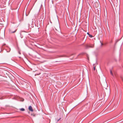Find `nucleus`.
Returning <instances> with one entry per match:
<instances>
[{
  "label": "nucleus",
  "mask_w": 123,
  "mask_h": 123,
  "mask_svg": "<svg viewBox=\"0 0 123 123\" xmlns=\"http://www.w3.org/2000/svg\"><path fill=\"white\" fill-rule=\"evenodd\" d=\"M95 66H94V67H93V69L94 70H95Z\"/></svg>",
  "instance_id": "obj_12"
},
{
  "label": "nucleus",
  "mask_w": 123,
  "mask_h": 123,
  "mask_svg": "<svg viewBox=\"0 0 123 123\" xmlns=\"http://www.w3.org/2000/svg\"><path fill=\"white\" fill-rule=\"evenodd\" d=\"M109 32V35H108V36L109 37H110L111 36L110 35V32Z\"/></svg>",
  "instance_id": "obj_9"
},
{
  "label": "nucleus",
  "mask_w": 123,
  "mask_h": 123,
  "mask_svg": "<svg viewBox=\"0 0 123 123\" xmlns=\"http://www.w3.org/2000/svg\"><path fill=\"white\" fill-rule=\"evenodd\" d=\"M61 118H60L59 119H58L57 120V121H59L61 119Z\"/></svg>",
  "instance_id": "obj_15"
},
{
  "label": "nucleus",
  "mask_w": 123,
  "mask_h": 123,
  "mask_svg": "<svg viewBox=\"0 0 123 123\" xmlns=\"http://www.w3.org/2000/svg\"><path fill=\"white\" fill-rule=\"evenodd\" d=\"M94 45H92V46H89V47L90 48H93V47Z\"/></svg>",
  "instance_id": "obj_8"
},
{
  "label": "nucleus",
  "mask_w": 123,
  "mask_h": 123,
  "mask_svg": "<svg viewBox=\"0 0 123 123\" xmlns=\"http://www.w3.org/2000/svg\"><path fill=\"white\" fill-rule=\"evenodd\" d=\"M107 27V30H108V32H110V29H109L108 27Z\"/></svg>",
  "instance_id": "obj_11"
},
{
  "label": "nucleus",
  "mask_w": 123,
  "mask_h": 123,
  "mask_svg": "<svg viewBox=\"0 0 123 123\" xmlns=\"http://www.w3.org/2000/svg\"><path fill=\"white\" fill-rule=\"evenodd\" d=\"M88 36L89 37H93V36L92 35H90V34L88 35Z\"/></svg>",
  "instance_id": "obj_7"
},
{
  "label": "nucleus",
  "mask_w": 123,
  "mask_h": 123,
  "mask_svg": "<svg viewBox=\"0 0 123 123\" xmlns=\"http://www.w3.org/2000/svg\"><path fill=\"white\" fill-rule=\"evenodd\" d=\"M121 79H122V81L123 82V78L122 77H121Z\"/></svg>",
  "instance_id": "obj_18"
},
{
  "label": "nucleus",
  "mask_w": 123,
  "mask_h": 123,
  "mask_svg": "<svg viewBox=\"0 0 123 123\" xmlns=\"http://www.w3.org/2000/svg\"><path fill=\"white\" fill-rule=\"evenodd\" d=\"M33 116H34L35 117V116L36 115H35V114H34V115H33Z\"/></svg>",
  "instance_id": "obj_20"
},
{
  "label": "nucleus",
  "mask_w": 123,
  "mask_h": 123,
  "mask_svg": "<svg viewBox=\"0 0 123 123\" xmlns=\"http://www.w3.org/2000/svg\"><path fill=\"white\" fill-rule=\"evenodd\" d=\"M16 31V30H15V31H11L10 30V33H14Z\"/></svg>",
  "instance_id": "obj_5"
},
{
  "label": "nucleus",
  "mask_w": 123,
  "mask_h": 123,
  "mask_svg": "<svg viewBox=\"0 0 123 123\" xmlns=\"http://www.w3.org/2000/svg\"><path fill=\"white\" fill-rule=\"evenodd\" d=\"M119 41V40H117V41H116V43L118 42Z\"/></svg>",
  "instance_id": "obj_16"
},
{
  "label": "nucleus",
  "mask_w": 123,
  "mask_h": 123,
  "mask_svg": "<svg viewBox=\"0 0 123 123\" xmlns=\"http://www.w3.org/2000/svg\"><path fill=\"white\" fill-rule=\"evenodd\" d=\"M29 110L31 111H33V110L32 108V107L31 106H30L28 108Z\"/></svg>",
  "instance_id": "obj_1"
},
{
  "label": "nucleus",
  "mask_w": 123,
  "mask_h": 123,
  "mask_svg": "<svg viewBox=\"0 0 123 123\" xmlns=\"http://www.w3.org/2000/svg\"><path fill=\"white\" fill-rule=\"evenodd\" d=\"M18 53L20 54H21V53H20V51H18Z\"/></svg>",
  "instance_id": "obj_13"
},
{
  "label": "nucleus",
  "mask_w": 123,
  "mask_h": 123,
  "mask_svg": "<svg viewBox=\"0 0 123 123\" xmlns=\"http://www.w3.org/2000/svg\"><path fill=\"white\" fill-rule=\"evenodd\" d=\"M110 73L112 75V76L113 75V74L112 73V72L111 70H110Z\"/></svg>",
  "instance_id": "obj_6"
},
{
  "label": "nucleus",
  "mask_w": 123,
  "mask_h": 123,
  "mask_svg": "<svg viewBox=\"0 0 123 123\" xmlns=\"http://www.w3.org/2000/svg\"><path fill=\"white\" fill-rule=\"evenodd\" d=\"M11 50L10 48H8V49L6 50V51L7 52H9Z\"/></svg>",
  "instance_id": "obj_3"
},
{
  "label": "nucleus",
  "mask_w": 123,
  "mask_h": 123,
  "mask_svg": "<svg viewBox=\"0 0 123 123\" xmlns=\"http://www.w3.org/2000/svg\"><path fill=\"white\" fill-rule=\"evenodd\" d=\"M6 45V44H4L3 45Z\"/></svg>",
  "instance_id": "obj_21"
},
{
  "label": "nucleus",
  "mask_w": 123,
  "mask_h": 123,
  "mask_svg": "<svg viewBox=\"0 0 123 123\" xmlns=\"http://www.w3.org/2000/svg\"><path fill=\"white\" fill-rule=\"evenodd\" d=\"M30 13V12H28V14H27V13H26V16H27L28 15V14H29V13Z\"/></svg>",
  "instance_id": "obj_10"
},
{
  "label": "nucleus",
  "mask_w": 123,
  "mask_h": 123,
  "mask_svg": "<svg viewBox=\"0 0 123 123\" xmlns=\"http://www.w3.org/2000/svg\"><path fill=\"white\" fill-rule=\"evenodd\" d=\"M87 34L89 35L90 34L88 32L87 33Z\"/></svg>",
  "instance_id": "obj_17"
},
{
  "label": "nucleus",
  "mask_w": 123,
  "mask_h": 123,
  "mask_svg": "<svg viewBox=\"0 0 123 123\" xmlns=\"http://www.w3.org/2000/svg\"><path fill=\"white\" fill-rule=\"evenodd\" d=\"M19 109L20 111H25V109L24 108H23L20 109Z\"/></svg>",
  "instance_id": "obj_4"
},
{
  "label": "nucleus",
  "mask_w": 123,
  "mask_h": 123,
  "mask_svg": "<svg viewBox=\"0 0 123 123\" xmlns=\"http://www.w3.org/2000/svg\"><path fill=\"white\" fill-rule=\"evenodd\" d=\"M83 53H81L79 55H78V56L79 55H81V54H82V55H83Z\"/></svg>",
  "instance_id": "obj_19"
},
{
  "label": "nucleus",
  "mask_w": 123,
  "mask_h": 123,
  "mask_svg": "<svg viewBox=\"0 0 123 123\" xmlns=\"http://www.w3.org/2000/svg\"><path fill=\"white\" fill-rule=\"evenodd\" d=\"M95 6L96 7H98V4L97 2H95Z\"/></svg>",
  "instance_id": "obj_2"
},
{
  "label": "nucleus",
  "mask_w": 123,
  "mask_h": 123,
  "mask_svg": "<svg viewBox=\"0 0 123 123\" xmlns=\"http://www.w3.org/2000/svg\"><path fill=\"white\" fill-rule=\"evenodd\" d=\"M87 57L88 58V60H89V58L88 57V56L87 55Z\"/></svg>",
  "instance_id": "obj_14"
},
{
  "label": "nucleus",
  "mask_w": 123,
  "mask_h": 123,
  "mask_svg": "<svg viewBox=\"0 0 123 123\" xmlns=\"http://www.w3.org/2000/svg\"><path fill=\"white\" fill-rule=\"evenodd\" d=\"M0 99H1V98H0Z\"/></svg>",
  "instance_id": "obj_22"
}]
</instances>
